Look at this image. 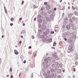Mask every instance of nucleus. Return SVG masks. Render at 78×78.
Masks as SVG:
<instances>
[{"label":"nucleus","mask_w":78,"mask_h":78,"mask_svg":"<svg viewBox=\"0 0 78 78\" xmlns=\"http://www.w3.org/2000/svg\"><path fill=\"white\" fill-rule=\"evenodd\" d=\"M44 34L45 35H48L50 34V30L48 29H47L46 30V32L44 33Z\"/></svg>","instance_id":"f257e3e1"},{"label":"nucleus","mask_w":78,"mask_h":78,"mask_svg":"<svg viewBox=\"0 0 78 78\" xmlns=\"http://www.w3.org/2000/svg\"><path fill=\"white\" fill-rule=\"evenodd\" d=\"M69 50L71 51H72L73 50V47L72 45H70L69 47Z\"/></svg>","instance_id":"f03ea898"},{"label":"nucleus","mask_w":78,"mask_h":78,"mask_svg":"<svg viewBox=\"0 0 78 78\" xmlns=\"http://www.w3.org/2000/svg\"><path fill=\"white\" fill-rule=\"evenodd\" d=\"M51 58L50 57H48L47 58H45L44 60V61H50Z\"/></svg>","instance_id":"7ed1b4c3"},{"label":"nucleus","mask_w":78,"mask_h":78,"mask_svg":"<svg viewBox=\"0 0 78 78\" xmlns=\"http://www.w3.org/2000/svg\"><path fill=\"white\" fill-rule=\"evenodd\" d=\"M66 35L68 36H69L70 35V32L69 31H68L66 32Z\"/></svg>","instance_id":"20e7f679"},{"label":"nucleus","mask_w":78,"mask_h":78,"mask_svg":"<svg viewBox=\"0 0 78 78\" xmlns=\"http://www.w3.org/2000/svg\"><path fill=\"white\" fill-rule=\"evenodd\" d=\"M14 53L15 55H17L19 54V53L17 51V50L15 49L14 50Z\"/></svg>","instance_id":"39448f33"},{"label":"nucleus","mask_w":78,"mask_h":78,"mask_svg":"<svg viewBox=\"0 0 78 78\" xmlns=\"http://www.w3.org/2000/svg\"><path fill=\"white\" fill-rule=\"evenodd\" d=\"M48 42H49V43H51V42H52V39L51 38H50L48 40H47Z\"/></svg>","instance_id":"423d86ee"},{"label":"nucleus","mask_w":78,"mask_h":78,"mask_svg":"<svg viewBox=\"0 0 78 78\" xmlns=\"http://www.w3.org/2000/svg\"><path fill=\"white\" fill-rule=\"evenodd\" d=\"M66 28L68 30H70V26L69 25H67L66 26Z\"/></svg>","instance_id":"0eeeda50"},{"label":"nucleus","mask_w":78,"mask_h":78,"mask_svg":"<svg viewBox=\"0 0 78 78\" xmlns=\"http://www.w3.org/2000/svg\"><path fill=\"white\" fill-rule=\"evenodd\" d=\"M46 9L48 10L49 9H50V5H48L46 6Z\"/></svg>","instance_id":"6e6552de"},{"label":"nucleus","mask_w":78,"mask_h":78,"mask_svg":"<svg viewBox=\"0 0 78 78\" xmlns=\"http://www.w3.org/2000/svg\"><path fill=\"white\" fill-rule=\"evenodd\" d=\"M51 72H56V70H54L53 69H51Z\"/></svg>","instance_id":"1a4fd4ad"},{"label":"nucleus","mask_w":78,"mask_h":78,"mask_svg":"<svg viewBox=\"0 0 78 78\" xmlns=\"http://www.w3.org/2000/svg\"><path fill=\"white\" fill-rule=\"evenodd\" d=\"M57 72L58 73H61V70L59 69Z\"/></svg>","instance_id":"9d476101"},{"label":"nucleus","mask_w":78,"mask_h":78,"mask_svg":"<svg viewBox=\"0 0 78 78\" xmlns=\"http://www.w3.org/2000/svg\"><path fill=\"white\" fill-rule=\"evenodd\" d=\"M46 20H47V21H50V18L48 17H47L46 18Z\"/></svg>","instance_id":"9b49d317"},{"label":"nucleus","mask_w":78,"mask_h":78,"mask_svg":"<svg viewBox=\"0 0 78 78\" xmlns=\"http://www.w3.org/2000/svg\"><path fill=\"white\" fill-rule=\"evenodd\" d=\"M52 56L55 58H56V54H52Z\"/></svg>","instance_id":"f8f14e48"},{"label":"nucleus","mask_w":78,"mask_h":78,"mask_svg":"<svg viewBox=\"0 0 78 78\" xmlns=\"http://www.w3.org/2000/svg\"><path fill=\"white\" fill-rule=\"evenodd\" d=\"M75 14L76 16H78V12L76 11H74Z\"/></svg>","instance_id":"ddd939ff"},{"label":"nucleus","mask_w":78,"mask_h":78,"mask_svg":"<svg viewBox=\"0 0 78 78\" xmlns=\"http://www.w3.org/2000/svg\"><path fill=\"white\" fill-rule=\"evenodd\" d=\"M72 19L73 21H75V20H76V17H75V16H73L72 17Z\"/></svg>","instance_id":"4468645a"},{"label":"nucleus","mask_w":78,"mask_h":78,"mask_svg":"<svg viewBox=\"0 0 78 78\" xmlns=\"http://www.w3.org/2000/svg\"><path fill=\"white\" fill-rule=\"evenodd\" d=\"M69 25L70 27H73V24L72 23H70Z\"/></svg>","instance_id":"2eb2a0df"},{"label":"nucleus","mask_w":78,"mask_h":78,"mask_svg":"<svg viewBox=\"0 0 78 78\" xmlns=\"http://www.w3.org/2000/svg\"><path fill=\"white\" fill-rule=\"evenodd\" d=\"M58 69H59V66H55V69L56 70H58Z\"/></svg>","instance_id":"dca6fc26"},{"label":"nucleus","mask_w":78,"mask_h":78,"mask_svg":"<svg viewBox=\"0 0 78 78\" xmlns=\"http://www.w3.org/2000/svg\"><path fill=\"white\" fill-rule=\"evenodd\" d=\"M56 42H55V41H54L53 44V46H54V47H55V46H56Z\"/></svg>","instance_id":"f3484780"},{"label":"nucleus","mask_w":78,"mask_h":78,"mask_svg":"<svg viewBox=\"0 0 78 78\" xmlns=\"http://www.w3.org/2000/svg\"><path fill=\"white\" fill-rule=\"evenodd\" d=\"M52 68H55V64H53L52 65Z\"/></svg>","instance_id":"a211bd4d"},{"label":"nucleus","mask_w":78,"mask_h":78,"mask_svg":"<svg viewBox=\"0 0 78 78\" xmlns=\"http://www.w3.org/2000/svg\"><path fill=\"white\" fill-rule=\"evenodd\" d=\"M72 29H73V30H75L76 29V27H73Z\"/></svg>","instance_id":"6ab92c4d"},{"label":"nucleus","mask_w":78,"mask_h":78,"mask_svg":"<svg viewBox=\"0 0 78 78\" xmlns=\"http://www.w3.org/2000/svg\"><path fill=\"white\" fill-rule=\"evenodd\" d=\"M37 18H41V15H38L37 16Z\"/></svg>","instance_id":"aec40b11"},{"label":"nucleus","mask_w":78,"mask_h":78,"mask_svg":"<svg viewBox=\"0 0 78 78\" xmlns=\"http://www.w3.org/2000/svg\"><path fill=\"white\" fill-rule=\"evenodd\" d=\"M42 20H38V22H39V23H41L42 22Z\"/></svg>","instance_id":"412c9836"},{"label":"nucleus","mask_w":78,"mask_h":78,"mask_svg":"<svg viewBox=\"0 0 78 78\" xmlns=\"http://www.w3.org/2000/svg\"><path fill=\"white\" fill-rule=\"evenodd\" d=\"M57 78H61V75L58 76Z\"/></svg>","instance_id":"4be33fe9"},{"label":"nucleus","mask_w":78,"mask_h":78,"mask_svg":"<svg viewBox=\"0 0 78 78\" xmlns=\"http://www.w3.org/2000/svg\"><path fill=\"white\" fill-rule=\"evenodd\" d=\"M51 10H49L48 11V13L49 14H51Z\"/></svg>","instance_id":"5701e85b"},{"label":"nucleus","mask_w":78,"mask_h":78,"mask_svg":"<svg viewBox=\"0 0 78 78\" xmlns=\"http://www.w3.org/2000/svg\"><path fill=\"white\" fill-rule=\"evenodd\" d=\"M10 72H12V68L11 67L10 68Z\"/></svg>","instance_id":"b1692460"},{"label":"nucleus","mask_w":78,"mask_h":78,"mask_svg":"<svg viewBox=\"0 0 78 78\" xmlns=\"http://www.w3.org/2000/svg\"><path fill=\"white\" fill-rule=\"evenodd\" d=\"M59 66L60 67H62V64H59Z\"/></svg>","instance_id":"393cba45"},{"label":"nucleus","mask_w":78,"mask_h":78,"mask_svg":"<svg viewBox=\"0 0 78 78\" xmlns=\"http://www.w3.org/2000/svg\"><path fill=\"white\" fill-rule=\"evenodd\" d=\"M50 33H51V34H54V33H55L54 32V31H51V32Z\"/></svg>","instance_id":"a878e982"},{"label":"nucleus","mask_w":78,"mask_h":78,"mask_svg":"<svg viewBox=\"0 0 78 78\" xmlns=\"http://www.w3.org/2000/svg\"><path fill=\"white\" fill-rule=\"evenodd\" d=\"M69 21L70 22H73V21H72V19H70L69 20Z\"/></svg>","instance_id":"bb28decb"},{"label":"nucleus","mask_w":78,"mask_h":78,"mask_svg":"<svg viewBox=\"0 0 78 78\" xmlns=\"http://www.w3.org/2000/svg\"><path fill=\"white\" fill-rule=\"evenodd\" d=\"M55 65L57 66V65H58V62H55Z\"/></svg>","instance_id":"cd10ccee"},{"label":"nucleus","mask_w":78,"mask_h":78,"mask_svg":"<svg viewBox=\"0 0 78 78\" xmlns=\"http://www.w3.org/2000/svg\"><path fill=\"white\" fill-rule=\"evenodd\" d=\"M14 20V18H12L11 19V21H12V20Z\"/></svg>","instance_id":"c85d7f7f"},{"label":"nucleus","mask_w":78,"mask_h":78,"mask_svg":"<svg viewBox=\"0 0 78 78\" xmlns=\"http://www.w3.org/2000/svg\"><path fill=\"white\" fill-rule=\"evenodd\" d=\"M44 5H47V2H45L44 3Z\"/></svg>","instance_id":"c756f323"},{"label":"nucleus","mask_w":78,"mask_h":78,"mask_svg":"<svg viewBox=\"0 0 78 78\" xmlns=\"http://www.w3.org/2000/svg\"><path fill=\"white\" fill-rule=\"evenodd\" d=\"M2 63V59L0 58V65L1 64V63Z\"/></svg>","instance_id":"7c9ffc66"},{"label":"nucleus","mask_w":78,"mask_h":78,"mask_svg":"<svg viewBox=\"0 0 78 78\" xmlns=\"http://www.w3.org/2000/svg\"><path fill=\"white\" fill-rule=\"evenodd\" d=\"M45 66H46V68H47V67H48V65L47 64H46Z\"/></svg>","instance_id":"2f4dec72"},{"label":"nucleus","mask_w":78,"mask_h":78,"mask_svg":"<svg viewBox=\"0 0 78 78\" xmlns=\"http://www.w3.org/2000/svg\"><path fill=\"white\" fill-rule=\"evenodd\" d=\"M24 3V1H22V3H21L22 5H23Z\"/></svg>","instance_id":"473e14b6"},{"label":"nucleus","mask_w":78,"mask_h":78,"mask_svg":"<svg viewBox=\"0 0 78 78\" xmlns=\"http://www.w3.org/2000/svg\"><path fill=\"white\" fill-rule=\"evenodd\" d=\"M5 13H7V10L6 9L5 10Z\"/></svg>","instance_id":"72a5a7b5"},{"label":"nucleus","mask_w":78,"mask_h":78,"mask_svg":"<svg viewBox=\"0 0 78 78\" xmlns=\"http://www.w3.org/2000/svg\"><path fill=\"white\" fill-rule=\"evenodd\" d=\"M32 38L33 39H34V36H32Z\"/></svg>","instance_id":"f704fd0d"},{"label":"nucleus","mask_w":78,"mask_h":78,"mask_svg":"<svg viewBox=\"0 0 78 78\" xmlns=\"http://www.w3.org/2000/svg\"><path fill=\"white\" fill-rule=\"evenodd\" d=\"M39 27L40 28H41V23H39Z\"/></svg>","instance_id":"c9c22d12"},{"label":"nucleus","mask_w":78,"mask_h":78,"mask_svg":"<svg viewBox=\"0 0 78 78\" xmlns=\"http://www.w3.org/2000/svg\"><path fill=\"white\" fill-rule=\"evenodd\" d=\"M28 48H29V49H30L31 48V46H30Z\"/></svg>","instance_id":"e433bc0d"},{"label":"nucleus","mask_w":78,"mask_h":78,"mask_svg":"<svg viewBox=\"0 0 78 78\" xmlns=\"http://www.w3.org/2000/svg\"><path fill=\"white\" fill-rule=\"evenodd\" d=\"M72 8L73 9V10H74L75 9V8H74L73 6H72Z\"/></svg>","instance_id":"4c0bfd02"},{"label":"nucleus","mask_w":78,"mask_h":78,"mask_svg":"<svg viewBox=\"0 0 78 78\" xmlns=\"http://www.w3.org/2000/svg\"><path fill=\"white\" fill-rule=\"evenodd\" d=\"M47 73H48L49 74L50 73V71H47Z\"/></svg>","instance_id":"58836bf2"},{"label":"nucleus","mask_w":78,"mask_h":78,"mask_svg":"<svg viewBox=\"0 0 78 78\" xmlns=\"http://www.w3.org/2000/svg\"><path fill=\"white\" fill-rule=\"evenodd\" d=\"M10 25L11 26H12V25H13V23H11L10 24Z\"/></svg>","instance_id":"ea45409f"},{"label":"nucleus","mask_w":78,"mask_h":78,"mask_svg":"<svg viewBox=\"0 0 78 78\" xmlns=\"http://www.w3.org/2000/svg\"><path fill=\"white\" fill-rule=\"evenodd\" d=\"M23 63H24V64H25V63H26V60H24V61Z\"/></svg>","instance_id":"a19ab883"},{"label":"nucleus","mask_w":78,"mask_h":78,"mask_svg":"<svg viewBox=\"0 0 78 78\" xmlns=\"http://www.w3.org/2000/svg\"><path fill=\"white\" fill-rule=\"evenodd\" d=\"M68 9H70V7L69 6L68 7Z\"/></svg>","instance_id":"79ce46f5"},{"label":"nucleus","mask_w":78,"mask_h":78,"mask_svg":"<svg viewBox=\"0 0 78 78\" xmlns=\"http://www.w3.org/2000/svg\"><path fill=\"white\" fill-rule=\"evenodd\" d=\"M34 21H36V18H35L34 20Z\"/></svg>","instance_id":"37998d69"},{"label":"nucleus","mask_w":78,"mask_h":78,"mask_svg":"<svg viewBox=\"0 0 78 78\" xmlns=\"http://www.w3.org/2000/svg\"><path fill=\"white\" fill-rule=\"evenodd\" d=\"M54 11H56V8H55L54 9Z\"/></svg>","instance_id":"c03bdc74"},{"label":"nucleus","mask_w":78,"mask_h":78,"mask_svg":"<svg viewBox=\"0 0 78 78\" xmlns=\"http://www.w3.org/2000/svg\"><path fill=\"white\" fill-rule=\"evenodd\" d=\"M4 36H5L4 35H3L2 36V38H3V37H4Z\"/></svg>","instance_id":"a18cd8bd"},{"label":"nucleus","mask_w":78,"mask_h":78,"mask_svg":"<svg viewBox=\"0 0 78 78\" xmlns=\"http://www.w3.org/2000/svg\"><path fill=\"white\" fill-rule=\"evenodd\" d=\"M55 32H57V31H58V30H55Z\"/></svg>","instance_id":"49530a36"},{"label":"nucleus","mask_w":78,"mask_h":78,"mask_svg":"<svg viewBox=\"0 0 78 78\" xmlns=\"http://www.w3.org/2000/svg\"><path fill=\"white\" fill-rule=\"evenodd\" d=\"M64 13H63V14H62V17H64Z\"/></svg>","instance_id":"de8ad7c7"},{"label":"nucleus","mask_w":78,"mask_h":78,"mask_svg":"<svg viewBox=\"0 0 78 78\" xmlns=\"http://www.w3.org/2000/svg\"><path fill=\"white\" fill-rule=\"evenodd\" d=\"M11 78H13V76H12V75L11 76Z\"/></svg>","instance_id":"09e8293b"},{"label":"nucleus","mask_w":78,"mask_h":78,"mask_svg":"<svg viewBox=\"0 0 78 78\" xmlns=\"http://www.w3.org/2000/svg\"><path fill=\"white\" fill-rule=\"evenodd\" d=\"M62 2V0H60V3Z\"/></svg>","instance_id":"8fccbe9b"},{"label":"nucleus","mask_w":78,"mask_h":78,"mask_svg":"<svg viewBox=\"0 0 78 78\" xmlns=\"http://www.w3.org/2000/svg\"><path fill=\"white\" fill-rule=\"evenodd\" d=\"M21 43H22V41H20L19 42V43H20V44H21Z\"/></svg>","instance_id":"3c124183"},{"label":"nucleus","mask_w":78,"mask_h":78,"mask_svg":"<svg viewBox=\"0 0 78 78\" xmlns=\"http://www.w3.org/2000/svg\"><path fill=\"white\" fill-rule=\"evenodd\" d=\"M20 20H22V18H20Z\"/></svg>","instance_id":"603ef678"},{"label":"nucleus","mask_w":78,"mask_h":78,"mask_svg":"<svg viewBox=\"0 0 78 78\" xmlns=\"http://www.w3.org/2000/svg\"><path fill=\"white\" fill-rule=\"evenodd\" d=\"M72 15H73V14H70L69 16H72Z\"/></svg>","instance_id":"864d4df0"},{"label":"nucleus","mask_w":78,"mask_h":78,"mask_svg":"<svg viewBox=\"0 0 78 78\" xmlns=\"http://www.w3.org/2000/svg\"><path fill=\"white\" fill-rule=\"evenodd\" d=\"M4 9H5V10L6 9V7H4Z\"/></svg>","instance_id":"5fc2aeb1"},{"label":"nucleus","mask_w":78,"mask_h":78,"mask_svg":"<svg viewBox=\"0 0 78 78\" xmlns=\"http://www.w3.org/2000/svg\"><path fill=\"white\" fill-rule=\"evenodd\" d=\"M25 24L24 23L23 24V26H25Z\"/></svg>","instance_id":"6e6d98bb"},{"label":"nucleus","mask_w":78,"mask_h":78,"mask_svg":"<svg viewBox=\"0 0 78 78\" xmlns=\"http://www.w3.org/2000/svg\"><path fill=\"white\" fill-rule=\"evenodd\" d=\"M65 41H67V39H66V38H65Z\"/></svg>","instance_id":"4d7b16f0"},{"label":"nucleus","mask_w":78,"mask_h":78,"mask_svg":"<svg viewBox=\"0 0 78 78\" xmlns=\"http://www.w3.org/2000/svg\"><path fill=\"white\" fill-rule=\"evenodd\" d=\"M75 65L76 66H77V64H76V62H75Z\"/></svg>","instance_id":"13d9d810"},{"label":"nucleus","mask_w":78,"mask_h":78,"mask_svg":"<svg viewBox=\"0 0 78 78\" xmlns=\"http://www.w3.org/2000/svg\"><path fill=\"white\" fill-rule=\"evenodd\" d=\"M21 38H23V36H21Z\"/></svg>","instance_id":"bf43d9fd"},{"label":"nucleus","mask_w":78,"mask_h":78,"mask_svg":"<svg viewBox=\"0 0 78 78\" xmlns=\"http://www.w3.org/2000/svg\"><path fill=\"white\" fill-rule=\"evenodd\" d=\"M74 72H75L76 70H75V68H74Z\"/></svg>","instance_id":"052dcab7"},{"label":"nucleus","mask_w":78,"mask_h":78,"mask_svg":"<svg viewBox=\"0 0 78 78\" xmlns=\"http://www.w3.org/2000/svg\"><path fill=\"white\" fill-rule=\"evenodd\" d=\"M55 76H57V74H55Z\"/></svg>","instance_id":"680f3d73"},{"label":"nucleus","mask_w":78,"mask_h":78,"mask_svg":"<svg viewBox=\"0 0 78 78\" xmlns=\"http://www.w3.org/2000/svg\"><path fill=\"white\" fill-rule=\"evenodd\" d=\"M20 75H21V73H20V74L19 75V76H20Z\"/></svg>","instance_id":"e2e57ef3"},{"label":"nucleus","mask_w":78,"mask_h":78,"mask_svg":"<svg viewBox=\"0 0 78 78\" xmlns=\"http://www.w3.org/2000/svg\"><path fill=\"white\" fill-rule=\"evenodd\" d=\"M7 77H9V75H7Z\"/></svg>","instance_id":"0e129e2a"},{"label":"nucleus","mask_w":78,"mask_h":78,"mask_svg":"<svg viewBox=\"0 0 78 78\" xmlns=\"http://www.w3.org/2000/svg\"><path fill=\"white\" fill-rule=\"evenodd\" d=\"M48 55V53H46V55Z\"/></svg>","instance_id":"69168bd1"},{"label":"nucleus","mask_w":78,"mask_h":78,"mask_svg":"<svg viewBox=\"0 0 78 78\" xmlns=\"http://www.w3.org/2000/svg\"><path fill=\"white\" fill-rule=\"evenodd\" d=\"M45 78H48V77L46 76V77H45Z\"/></svg>","instance_id":"338daca9"},{"label":"nucleus","mask_w":78,"mask_h":78,"mask_svg":"<svg viewBox=\"0 0 78 78\" xmlns=\"http://www.w3.org/2000/svg\"><path fill=\"white\" fill-rule=\"evenodd\" d=\"M73 77L74 78H75V76L74 75V76H73Z\"/></svg>","instance_id":"774afa93"}]
</instances>
